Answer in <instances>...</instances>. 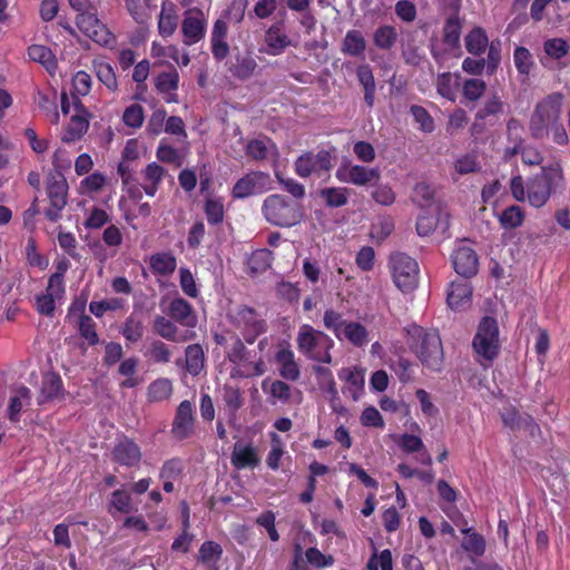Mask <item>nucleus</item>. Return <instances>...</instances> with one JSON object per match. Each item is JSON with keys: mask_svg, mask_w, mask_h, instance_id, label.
<instances>
[{"mask_svg": "<svg viewBox=\"0 0 570 570\" xmlns=\"http://www.w3.org/2000/svg\"><path fill=\"white\" fill-rule=\"evenodd\" d=\"M186 370L193 376L198 375L205 365V353L200 344H190L185 350Z\"/></svg>", "mask_w": 570, "mask_h": 570, "instance_id": "nucleus-50", "label": "nucleus"}, {"mask_svg": "<svg viewBox=\"0 0 570 570\" xmlns=\"http://www.w3.org/2000/svg\"><path fill=\"white\" fill-rule=\"evenodd\" d=\"M405 332L407 347L422 366L431 372H441L444 365V350L439 331L412 324Z\"/></svg>", "mask_w": 570, "mask_h": 570, "instance_id": "nucleus-1", "label": "nucleus"}, {"mask_svg": "<svg viewBox=\"0 0 570 570\" xmlns=\"http://www.w3.org/2000/svg\"><path fill=\"white\" fill-rule=\"evenodd\" d=\"M490 46L488 33L481 26L472 27L464 36L465 50L473 57H482L490 50Z\"/></svg>", "mask_w": 570, "mask_h": 570, "instance_id": "nucleus-22", "label": "nucleus"}, {"mask_svg": "<svg viewBox=\"0 0 570 570\" xmlns=\"http://www.w3.org/2000/svg\"><path fill=\"white\" fill-rule=\"evenodd\" d=\"M562 96L552 94L537 104L530 118L529 128L535 139L548 135L550 127L559 122L561 114Z\"/></svg>", "mask_w": 570, "mask_h": 570, "instance_id": "nucleus-7", "label": "nucleus"}, {"mask_svg": "<svg viewBox=\"0 0 570 570\" xmlns=\"http://www.w3.org/2000/svg\"><path fill=\"white\" fill-rule=\"evenodd\" d=\"M543 50L553 60H560L570 51V46L563 38H552L543 42Z\"/></svg>", "mask_w": 570, "mask_h": 570, "instance_id": "nucleus-58", "label": "nucleus"}, {"mask_svg": "<svg viewBox=\"0 0 570 570\" xmlns=\"http://www.w3.org/2000/svg\"><path fill=\"white\" fill-rule=\"evenodd\" d=\"M502 59V43L500 39H494L491 41L490 50L488 51L487 59L479 57L472 58L466 57L462 61V70L472 76H481L483 71L488 76H493L497 73L498 68L501 63Z\"/></svg>", "mask_w": 570, "mask_h": 570, "instance_id": "nucleus-12", "label": "nucleus"}, {"mask_svg": "<svg viewBox=\"0 0 570 570\" xmlns=\"http://www.w3.org/2000/svg\"><path fill=\"white\" fill-rule=\"evenodd\" d=\"M168 313L173 320L183 326L194 327L197 323L193 306L181 297L174 298L170 302Z\"/></svg>", "mask_w": 570, "mask_h": 570, "instance_id": "nucleus-29", "label": "nucleus"}, {"mask_svg": "<svg viewBox=\"0 0 570 570\" xmlns=\"http://www.w3.org/2000/svg\"><path fill=\"white\" fill-rule=\"evenodd\" d=\"M272 179L269 174L263 171H250L239 178L233 187L234 198L243 199L253 195H259L271 189Z\"/></svg>", "mask_w": 570, "mask_h": 570, "instance_id": "nucleus-13", "label": "nucleus"}, {"mask_svg": "<svg viewBox=\"0 0 570 570\" xmlns=\"http://www.w3.org/2000/svg\"><path fill=\"white\" fill-rule=\"evenodd\" d=\"M273 253L267 248L254 250L247 259V272L249 275H258L266 272L273 262Z\"/></svg>", "mask_w": 570, "mask_h": 570, "instance_id": "nucleus-40", "label": "nucleus"}, {"mask_svg": "<svg viewBox=\"0 0 570 570\" xmlns=\"http://www.w3.org/2000/svg\"><path fill=\"white\" fill-rule=\"evenodd\" d=\"M208 19L205 12L197 7L187 9L184 12L180 32L183 43L191 47L205 39Z\"/></svg>", "mask_w": 570, "mask_h": 570, "instance_id": "nucleus-11", "label": "nucleus"}, {"mask_svg": "<svg viewBox=\"0 0 570 570\" xmlns=\"http://www.w3.org/2000/svg\"><path fill=\"white\" fill-rule=\"evenodd\" d=\"M194 413L190 401L184 400L179 403L171 423V434L176 440L183 441L191 436L195 429Z\"/></svg>", "mask_w": 570, "mask_h": 570, "instance_id": "nucleus-15", "label": "nucleus"}, {"mask_svg": "<svg viewBox=\"0 0 570 570\" xmlns=\"http://www.w3.org/2000/svg\"><path fill=\"white\" fill-rule=\"evenodd\" d=\"M75 115L65 130L62 140L65 142H73L79 140L89 129L90 112L85 108L79 99L73 101Z\"/></svg>", "mask_w": 570, "mask_h": 570, "instance_id": "nucleus-18", "label": "nucleus"}, {"mask_svg": "<svg viewBox=\"0 0 570 570\" xmlns=\"http://www.w3.org/2000/svg\"><path fill=\"white\" fill-rule=\"evenodd\" d=\"M128 12L139 24H146L157 9V0H126Z\"/></svg>", "mask_w": 570, "mask_h": 570, "instance_id": "nucleus-32", "label": "nucleus"}, {"mask_svg": "<svg viewBox=\"0 0 570 570\" xmlns=\"http://www.w3.org/2000/svg\"><path fill=\"white\" fill-rule=\"evenodd\" d=\"M338 377L347 383L344 393L357 401L364 389V371L361 367H344L338 372Z\"/></svg>", "mask_w": 570, "mask_h": 570, "instance_id": "nucleus-30", "label": "nucleus"}, {"mask_svg": "<svg viewBox=\"0 0 570 570\" xmlns=\"http://www.w3.org/2000/svg\"><path fill=\"white\" fill-rule=\"evenodd\" d=\"M478 362L489 367L500 353L499 325L494 317L484 316L472 341Z\"/></svg>", "mask_w": 570, "mask_h": 570, "instance_id": "nucleus-3", "label": "nucleus"}, {"mask_svg": "<svg viewBox=\"0 0 570 570\" xmlns=\"http://www.w3.org/2000/svg\"><path fill=\"white\" fill-rule=\"evenodd\" d=\"M460 78L459 73L449 71L440 73L435 81L438 94L450 101H454L460 87Z\"/></svg>", "mask_w": 570, "mask_h": 570, "instance_id": "nucleus-35", "label": "nucleus"}, {"mask_svg": "<svg viewBox=\"0 0 570 570\" xmlns=\"http://www.w3.org/2000/svg\"><path fill=\"white\" fill-rule=\"evenodd\" d=\"M434 189L428 183H417L414 186L412 202L421 208L430 207L434 200Z\"/></svg>", "mask_w": 570, "mask_h": 570, "instance_id": "nucleus-59", "label": "nucleus"}, {"mask_svg": "<svg viewBox=\"0 0 570 570\" xmlns=\"http://www.w3.org/2000/svg\"><path fill=\"white\" fill-rule=\"evenodd\" d=\"M63 396L65 389L60 375L53 372L45 375L41 382L40 394L37 399L38 404L42 405L55 399H62Z\"/></svg>", "mask_w": 570, "mask_h": 570, "instance_id": "nucleus-27", "label": "nucleus"}, {"mask_svg": "<svg viewBox=\"0 0 570 570\" xmlns=\"http://www.w3.org/2000/svg\"><path fill=\"white\" fill-rule=\"evenodd\" d=\"M463 21L460 18L459 11L449 16L443 24L442 40L444 45L451 49L459 48L462 33Z\"/></svg>", "mask_w": 570, "mask_h": 570, "instance_id": "nucleus-31", "label": "nucleus"}, {"mask_svg": "<svg viewBox=\"0 0 570 570\" xmlns=\"http://www.w3.org/2000/svg\"><path fill=\"white\" fill-rule=\"evenodd\" d=\"M462 533L465 534L461 542L462 549L471 556L482 557L487 549L484 537L472 528L462 529Z\"/></svg>", "mask_w": 570, "mask_h": 570, "instance_id": "nucleus-43", "label": "nucleus"}, {"mask_svg": "<svg viewBox=\"0 0 570 570\" xmlns=\"http://www.w3.org/2000/svg\"><path fill=\"white\" fill-rule=\"evenodd\" d=\"M165 169L157 163H150L142 170V178L145 184L142 189L146 195L154 197L159 188V185L164 178Z\"/></svg>", "mask_w": 570, "mask_h": 570, "instance_id": "nucleus-36", "label": "nucleus"}, {"mask_svg": "<svg viewBox=\"0 0 570 570\" xmlns=\"http://www.w3.org/2000/svg\"><path fill=\"white\" fill-rule=\"evenodd\" d=\"M139 360L136 356H130L120 362L118 373L125 376V380L119 383L121 389H134L138 386L141 380L136 376Z\"/></svg>", "mask_w": 570, "mask_h": 570, "instance_id": "nucleus-42", "label": "nucleus"}, {"mask_svg": "<svg viewBox=\"0 0 570 570\" xmlns=\"http://www.w3.org/2000/svg\"><path fill=\"white\" fill-rule=\"evenodd\" d=\"M78 332L80 336L90 346L99 344V335L97 333V324L89 315H80L78 318Z\"/></svg>", "mask_w": 570, "mask_h": 570, "instance_id": "nucleus-55", "label": "nucleus"}, {"mask_svg": "<svg viewBox=\"0 0 570 570\" xmlns=\"http://www.w3.org/2000/svg\"><path fill=\"white\" fill-rule=\"evenodd\" d=\"M31 401V391L29 387L21 385L16 394L10 397L8 404V419L12 423L20 421V413L24 405H29Z\"/></svg>", "mask_w": 570, "mask_h": 570, "instance_id": "nucleus-37", "label": "nucleus"}, {"mask_svg": "<svg viewBox=\"0 0 570 570\" xmlns=\"http://www.w3.org/2000/svg\"><path fill=\"white\" fill-rule=\"evenodd\" d=\"M454 271L464 278L473 277L479 271V256L466 245H459L451 255Z\"/></svg>", "mask_w": 570, "mask_h": 570, "instance_id": "nucleus-17", "label": "nucleus"}, {"mask_svg": "<svg viewBox=\"0 0 570 570\" xmlns=\"http://www.w3.org/2000/svg\"><path fill=\"white\" fill-rule=\"evenodd\" d=\"M149 267L155 276H169L177 267V259L170 252L156 253L149 258Z\"/></svg>", "mask_w": 570, "mask_h": 570, "instance_id": "nucleus-33", "label": "nucleus"}, {"mask_svg": "<svg viewBox=\"0 0 570 570\" xmlns=\"http://www.w3.org/2000/svg\"><path fill=\"white\" fill-rule=\"evenodd\" d=\"M230 337L233 342L229 350L226 352V358L232 364L239 366L240 364H244L247 361L249 351L245 345L246 342L239 335L233 333L230 334Z\"/></svg>", "mask_w": 570, "mask_h": 570, "instance_id": "nucleus-52", "label": "nucleus"}, {"mask_svg": "<svg viewBox=\"0 0 570 570\" xmlns=\"http://www.w3.org/2000/svg\"><path fill=\"white\" fill-rule=\"evenodd\" d=\"M153 331L160 337L176 342L177 341V326L165 316L158 315L154 320Z\"/></svg>", "mask_w": 570, "mask_h": 570, "instance_id": "nucleus-57", "label": "nucleus"}, {"mask_svg": "<svg viewBox=\"0 0 570 570\" xmlns=\"http://www.w3.org/2000/svg\"><path fill=\"white\" fill-rule=\"evenodd\" d=\"M47 196L50 206L45 210L48 220L56 223L62 217V210L67 206L68 184L61 173L50 174L47 178Z\"/></svg>", "mask_w": 570, "mask_h": 570, "instance_id": "nucleus-9", "label": "nucleus"}, {"mask_svg": "<svg viewBox=\"0 0 570 570\" xmlns=\"http://www.w3.org/2000/svg\"><path fill=\"white\" fill-rule=\"evenodd\" d=\"M389 267L395 286L402 293L414 291L419 283V264L404 253H394L389 258Z\"/></svg>", "mask_w": 570, "mask_h": 570, "instance_id": "nucleus-8", "label": "nucleus"}, {"mask_svg": "<svg viewBox=\"0 0 570 570\" xmlns=\"http://www.w3.org/2000/svg\"><path fill=\"white\" fill-rule=\"evenodd\" d=\"M76 24L78 29L98 43H107L110 38L109 31L97 17V8L77 13Z\"/></svg>", "mask_w": 570, "mask_h": 570, "instance_id": "nucleus-16", "label": "nucleus"}, {"mask_svg": "<svg viewBox=\"0 0 570 570\" xmlns=\"http://www.w3.org/2000/svg\"><path fill=\"white\" fill-rule=\"evenodd\" d=\"M564 180L561 164L553 160L541 167V173L529 179L527 185V197L529 203L537 208L546 205L551 194Z\"/></svg>", "mask_w": 570, "mask_h": 570, "instance_id": "nucleus-2", "label": "nucleus"}, {"mask_svg": "<svg viewBox=\"0 0 570 570\" xmlns=\"http://www.w3.org/2000/svg\"><path fill=\"white\" fill-rule=\"evenodd\" d=\"M228 24L223 18L215 20L210 31V50L217 61H223L229 55L227 42Z\"/></svg>", "mask_w": 570, "mask_h": 570, "instance_id": "nucleus-21", "label": "nucleus"}, {"mask_svg": "<svg viewBox=\"0 0 570 570\" xmlns=\"http://www.w3.org/2000/svg\"><path fill=\"white\" fill-rule=\"evenodd\" d=\"M296 342L299 352L309 360L324 364L332 363L330 351L334 342L324 332L317 331L308 324H304L299 327Z\"/></svg>", "mask_w": 570, "mask_h": 570, "instance_id": "nucleus-5", "label": "nucleus"}, {"mask_svg": "<svg viewBox=\"0 0 570 570\" xmlns=\"http://www.w3.org/2000/svg\"><path fill=\"white\" fill-rule=\"evenodd\" d=\"M178 17L176 14L175 6L163 2L161 11L158 19V31L163 37H170L177 29Z\"/></svg>", "mask_w": 570, "mask_h": 570, "instance_id": "nucleus-44", "label": "nucleus"}, {"mask_svg": "<svg viewBox=\"0 0 570 570\" xmlns=\"http://www.w3.org/2000/svg\"><path fill=\"white\" fill-rule=\"evenodd\" d=\"M204 213L207 223L212 226H217L224 222L225 208L222 197L208 195L204 202Z\"/></svg>", "mask_w": 570, "mask_h": 570, "instance_id": "nucleus-46", "label": "nucleus"}, {"mask_svg": "<svg viewBox=\"0 0 570 570\" xmlns=\"http://www.w3.org/2000/svg\"><path fill=\"white\" fill-rule=\"evenodd\" d=\"M145 120V112L142 106L139 104H131L122 114V122L130 128H140Z\"/></svg>", "mask_w": 570, "mask_h": 570, "instance_id": "nucleus-63", "label": "nucleus"}, {"mask_svg": "<svg viewBox=\"0 0 570 570\" xmlns=\"http://www.w3.org/2000/svg\"><path fill=\"white\" fill-rule=\"evenodd\" d=\"M318 195L327 207L338 208L347 204L350 190L346 187H325Z\"/></svg>", "mask_w": 570, "mask_h": 570, "instance_id": "nucleus-47", "label": "nucleus"}, {"mask_svg": "<svg viewBox=\"0 0 570 570\" xmlns=\"http://www.w3.org/2000/svg\"><path fill=\"white\" fill-rule=\"evenodd\" d=\"M171 394L173 383L166 377L153 381L147 387V400L151 403L166 401Z\"/></svg>", "mask_w": 570, "mask_h": 570, "instance_id": "nucleus-49", "label": "nucleus"}, {"mask_svg": "<svg viewBox=\"0 0 570 570\" xmlns=\"http://www.w3.org/2000/svg\"><path fill=\"white\" fill-rule=\"evenodd\" d=\"M166 118L167 112L164 108H158L154 110L146 126L147 135L156 137L159 136L163 131H165Z\"/></svg>", "mask_w": 570, "mask_h": 570, "instance_id": "nucleus-64", "label": "nucleus"}, {"mask_svg": "<svg viewBox=\"0 0 570 570\" xmlns=\"http://www.w3.org/2000/svg\"><path fill=\"white\" fill-rule=\"evenodd\" d=\"M350 321L344 320L343 314L333 308H327L323 315L324 327L331 331L337 340H341L342 330Z\"/></svg>", "mask_w": 570, "mask_h": 570, "instance_id": "nucleus-56", "label": "nucleus"}, {"mask_svg": "<svg viewBox=\"0 0 570 570\" xmlns=\"http://www.w3.org/2000/svg\"><path fill=\"white\" fill-rule=\"evenodd\" d=\"M257 68L256 60L248 55H237L228 70L233 77L239 80L249 79Z\"/></svg>", "mask_w": 570, "mask_h": 570, "instance_id": "nucleus-38", "label": "nucleus"}, {"mask_svg": "<svg viewBox=\"0 0 570 570\" xmlns=\"http://www.w3.org/2000/svg\"><path fill=\"white\" fill-rule=\"evenodd\" d=\"M366 49V40L360 30H348L342 42V52L351 57L363 56Z\"/></svg>", "mask_w": 570, "mask_h": 570, "instance_id": "nucleus-41", "label": "nucleus"}, {"mask_svg": "<svg viewBox=\"0 0 570 570\" xmlns=\"http://www.w3.org/2000/svg\"><path fill=\"white\" fill-rule=\"evenodd\" d=\"M336 178L341 183L352 184L355 186H366L372 181H376L381 177L379 168H368L362 165L342 164L336 173Z\"/></svg>", "mask_w": 570, "mask_h": 570, "instance_id": "nucleus-14", "label": "nucleus"}, {"mask_svg": "<svg viewBox=\"0 0 570 570\" xmlns=\"http://www.w3.org/2000/svg\"><path fill=\"white\" fill-rule=\"evenodd\" d=\"M265 52L271 56H278L292 45L289 37L283 31L282 24H273L265 32Z\"/></svg>", "mask_w": 570, "mask_h": 570, "instance_id": "nucleus-26", "label": "nucleus"}, {"mask_svg": "<svg viewBox=\"0 0 570 570\" xmlns=\"http://www.w3.org/2000/svg\"><path fill=\"white\" fill-rule=\"evenodd\" d=\"M397 37L394 26L383 24L373 32V43L377 49L389 51L396 45Z\"/></svg>", "mask_w": 570, "mask_h": 570, "instance_id": "nucleus-45", "label": "nucleus"}, {"mask_svg": "<svg viewBox=\"0 0 570 570\" xmlns=\"http://www.w3.org/2000/svg\"><path fill=\"white\" fill-rule=\"evenodd\" d=\"M513 62L520 76L528 78L534 67L533 56L525 47L518 46L513 51Z\"/></svg>", "mask_w": 570, "mask_h": 570, "instance_id": "nucleus-53", "label": "nucleus"}, {"mask_svg": "<svg viewBox=\"0 0 570 570\" xmlns=\"http://www.w3.org/2000/svg\"><path fill=\"white\" fill-rule=\"evenodd\" d=\"M227 320L233 327L239 331L247 344H254L268 330L266 320L248 305H237L230 308Z\"/></svg>", "mask_w": 570, "mask_h": 570, "instance_id": "nucleus-4", "label": "nucleus"}, {"mask_svg": "<svg viewBox=\"0 0 570 570\" xmlns=\"http://www.w3.org/2000/svg\"><path fill=\"white\" fill-rule=\"evenodd\" d=\"M524 217V212L520 206L511 205L501 213L499 223L504 229H514L523 224Z\"/></svg>", "mask_w": 570, "mask_h": 570, "instance_id": "nucleus-54", "label": "nucleus"}, {"mask_svg": "<svg viewBox=\"0 0 570 570\" xmlns=\"http://www.w3.org/2000/svg\"><path fill=\"white\" fill-rule=\"evenodd\" d=\"M232 465L237 470L254 469L259 462V455L256 448L252 444L243 445L235 443L230 455Z\"/></svg>", "mask_w": 570, "mask_h": 570, "instance_id": "nucleus-23", "label": "nucleus"}, {"mask_svg": "<svg viewBox=\"0 0 570 570\" xmlns=\"http://www.w3.org/2000/svg\"><path fill=\"white\" fill-rule=\"evenodd\" d=\"M141 456L142 454L139 445L127 436L118 440L111 451L112 460L119 465L127 468L138 465Z\"/></svg>", "mask_w": 570, "mask_h": 570, "instance_id": "nucleus-20", "label": "nucleus"}, {"mask_svg": "<svg viewBox=\"0 0 570 570\" xmlns=\"http://www.w3.org/2000/svg\"><path fill=\"white\" fill-rule=\"evenodd\" d=\"M28 56L32 61L41 63L49 72H53L58 67L55 55L46 46L31 45L28 48Z\"/></svg>", "mask_w": 570, "mask_h": 570, "instance_id": "nucleus-48", "label": "nucleus"}, {"mask_svg": "<svg viewBox=\"0 0 570 570\" xmlns=\"http://www.w3.org/2000/svg\"><path fill=\"white\" fill-rule=\"evenodd\" d=\"M131 505L132 500L130 494L124 489H118L111 493L108 511L111 513V510L115 509L121 513H129Z\"/></svg>", "mask_w": 570, "mask_h": 570, "instance_id": "nucleus-62", "label": "nucleus"}, {"mask_svg": "<svg viewBox=\"0 0 570 570\" xmlns=\"http://www.w3.org/2000/svg\"><path fill=\"white\" fill-rule=\"evenodd\" d=\"M267 380L262 383V389L267 394V402L272 405L288 404L293 396V389L284 381L275 380L267 385Z\"/></svg>", "mask_w": 570, "mask_h": 570, "instance_id": "nucleus-28", "label": "nucleus"}, {"mask_svg": "<svg viewBox=\"0 0 570 570\" xmlns=\"http://www.w3.org/2000/svg\"><path fill=\"white\" fill-rule=\"evenodd\" d=\"M144 323L142 321L134 315L130 314L124 322L120 333L125 337L126 342L129 344H135L139 342L144 336Z\"/></svg>", "mask_w": 570, "mask_h": 570, "instance_id": "nucleus-51", "label": "nucleus"}, {"mask_svg": "<svg viewBox=\"0 0 570 570\" xmlns=\"http://www.w3.org/2000/svg\"><path fill=\"white\" fill-rule=\"evenodd\" d=\"M346 340L356 347H362L368 343V331L360 322L350 321L341 333V340Z\"/></svg>", "mask_w": 570, "mask_h": 570, "instance_id": "nucleus-39", "label": "nucleus"}, {"mask_svg": "<svg viewBox=\"0 0 570 570\" xmlns=\"http://www.w3.org/2000/svg\"><path fill=\"white\" fill-rule=\"evenodd\" d=\"M472 287L468 282H451L446 302L451 309L460 311L471 303Z\"/></svg>", "mask_w": 570, "mask_h": 570, "instance_id": "nucleus-25", "label": "nucleus"}, {"mask_svg": "<svg viewBox=\"0 0 570 570\" xmlns=\"http://www.w3.org/2000/svg\"><path fill=\"white\" fill-rule=\"evenodd\" d=\"M179 80V73L174 66H170L168 70L161 71L155 77V88L167 104H177L179 101L177 94Z\"/></svg>", "mask_w": 570, "mask_h": 570, "instance_id": "nucleus-19", "label": "nucleus"}, {"mask_svg": "<svg viewBox=\"0 0 570 570\" xmlns=\"http://www.w3.org/2000/svg\"><path fill=\"white\" fill-rule=\"evenodd\" d=\"M275 362L279 366V375L284 380L297 381L299 379V366L296 363L294 352L291 350L288 344L276 352Z\"/></svg>", "mask_w": 570, "mask_h": 570, "instance_id": "nucleus-24", "label": "nucleus"}, {"mask_svg": "<svg viewBox=\"0 0 570 570\" xmlns=\"http://www.w3.org/2000/svg\"><path fill=\"white\" fill-rule=\"evenodd\" d=\"M333 155L330 150L321 149L316 154L304 151L294 163L295 174L301 178H308L312 175L321 176L333 168Z\"/></svg>", "mask_w": 570, "mask_h": 570, "instance_id": "nucleus-10", "label": "nucleus"}, {"mask_svg": "<svg viewBox=\"0 0 570 570\" xmlns=\"http://www.w3.org/2000/svg\"><path fill=\"white\" fill-rule=\"evenodd\" d=\"M487 85L479 78L466 79L462 85V95L469 101L479 100L485 92Z\"/></svg>", "mask_w": 570, "mask_h": 570, "instance_id": "nucleus-60", "label": "nucleus"}, {"mask_svg": "<svg viewBox=\"0 0 570 570\" xmlns=\"http://www.w3.org/2000/svg\"><path fill=\"white\" fill-rule=\"evenodd\" d=\"M356 76L364 90V101L368 108H372L374 106L376 86L371 67L366 63L360 65L356 68Z\"/></svg>", "mask_w": 570, "mask_h": 570, "instance_id": "nucleus-34", "label": "nucleus"}, {"mask_svg": "<svg viewBox=\"0 0 570 570\" xmlns=\"http://www.w3.org/2000/svg\"><path fill=\"white\" fill-rule=\"evenodd\" d=\"M262 212L268 223L279 227H292L302 220L301 206L278 194L266 197Z\"/></svg>", "mask_w": 570, "mask_h": 570, "instance_id": "nucleus-6", "label": "nucleus"}, {"mask_svg": "<svg viewBox=\"0 0 570 570\" xmlns=\"http://www.w3.org/2000/svg\"><path fill=\"white\" fill-rule=\"evenodd\" d=\"M223 400L233 416L243 406L242 392L237 386L225 384L223 387Z\"/></svg>", "mask_w": 570, "mask_h": 570, "instance_id": "nucleus-61", "label": "nucleus"}]
</instances>
